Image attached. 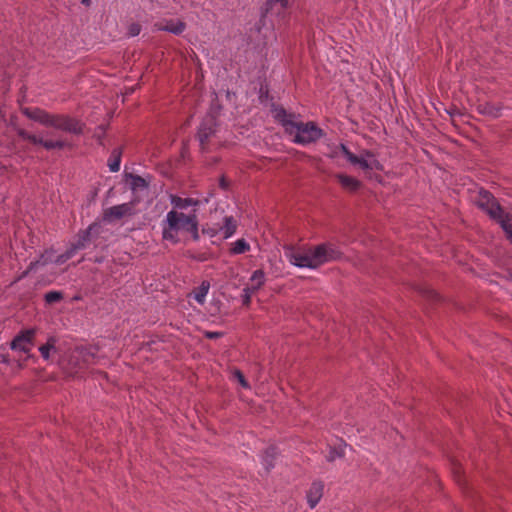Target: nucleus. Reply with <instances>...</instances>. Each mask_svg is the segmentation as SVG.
<instances>
[{"label": "nucleus", "mask_w": 512, "mask_h": 512, "mask_svg": "<svg viewBox=\"0 0 512 512\" xmlns=\"http://www.w3.org/2000/svg\"><path fill=\"white\" fill-rule=\"evenodd\" d=\"M24 113L28 118L57 130L73 134H80L83 130V124L79 120L67 115L49 114L38 108H27Z\"/></svg>", "instance_id": "nucleus-4"}, {"label": "nucleus", "mask_w": 512, "mask_h": 512, "mask_svg": "<svg viewBox=\"0 0 512 512\" xmlns=\"http://www.w3.org/2000/svg\"><path fill=\"white\" fill-rule=\"evenodd\" d=\"M206 336L209 338H215V337L220 336V333L219 332H207Z\"/></svg>", "instance_id": "nucleus-31"}, {"label": "nucleus", "mask_w": 512, "mask_h": 512, "mask_svg": "<svg viewBox=\"0 0 512 512\" xmlns=\"http://www.w3.org/2000/svg\"><path fill=\"white\" fill-rule=\"evenodd\" d=\"M336 178L341 186L348 191H356L361 185L356 178L346 174H337Z\"/></svg>", "instance_id": "nucleus-13"}, {"label": "nucleus", "mask_w": 512, "mask_h": 512, "mask_svg": "<svg viewBox=\"0 0 512 512\" xmlns=\"http://www.w3.org/2000/svg\"><path fill=\"white\" fill-rule=\"evenodd\" d=\"M347 160L364 171L383 169L375 155L367 150L361 151L358 155L351 152V154H347Z\"/></svg>", "instance_id": "nucleus-5"}, {"label": "nucleus", "mask_w": 512, "mask_h": 512, "mask_svg": "<svg viewBox=\"0 0 512 512\" xmlns=\"http://www.w3.org/2000/svg\"><path fill=\"white\" fill-rule=\"evenodd\" d=\"M273 116L282 123L285 131L292 137V141L295 143L306 145L323 136L322 129L315 123H299L288 116L282 108H275Z\"/></svg>", "instance_id": "nucleus-3"}, {"label": "nucleus", "mask_w": 512, "mask_h": 512, "mask_svg": "<svg viewBox=\"0 0 512 512\" xmlns=\"http://www.w3.org/2000/svg\"><path fill=\"white\" fill-rule=\"evenodd\" d=\"M344 454V447L339 446L337 448H330V451L327 455V459L329 461H334L335 459L341 457Z\"/></svg>", "instance_id": "nucleus-24"}, {"label": "nucleus", "mask_w": 512, "mask_h": 512, "mask_svg": "<svg viewBox=\"0 0 512 512\" xmlns=\"http://www.w3.org/2000/svg\"><path fill=\"white\" fill-rule=\"evenodd\" d=\"M133 214V203H123L106 209L104 211V219L108 222H114Z\"/></svg>", "instance_id": "nucleus-7"}, {"label": "nucleus", "mask_w": 512, "mask_h": 512, "mask_svg": "<svg viewBox=\"0 0 512 512\" xmlns=\"http://www.w3.org/2000/svg\"><path fill=\"white\" fill-rule=\"evenodd\" d=\"M171 210H179L186 212L188 209H196L199 206V201L193 198H182L178 196H171Z\"/></svg>", "instance_id": "nucleus-10"}, {"label": "nucleus", "mask_w": 512, "mask_h": 512, "mask_svg": "<svg viewBox=\"0 0 512 512\" xmlns=\"http://www.w3.org/2000/svg\"><path fill=\"white\" fill-rule=\"evenodd\" d=\"M236 228L237 223L232 217H224L222 225H208L203 231L211 237L220 234L223 238H229L235 233Z\"/></svg>", "instance_id": "nucleus-6"}, {"label": "nucleus", "mask_w": 512, "mask_h": 512, "mask_svg": "<svg viewBox=\"0 0 512 512\" xmlns=\"http://www.w3.org/2000/svg\"><path fill=\"white\" fill-rule=\"evenodd\" d=\"M197 210L187 212L170 210L161 223L162 237L171 243H178L181 236L190 235L193 239L199 238Z\"/></svg>", "instance_id": "nucleus-2"}, {"label": "nucleus", "mask_w": 512, "mask_h": 512, "mask_svg": "<svg viewBox=\"0 0 512 512\" xmlns=\"http://www.w3.org/2000/svg\"><path fill=\"white\" fill-rule=\"evenodd\" d=\"M327 149L326 155L332 159H338L340 157L347 159V154H351L343 144L327 145Z\"/></svg>", "instance_id": "nucleus-14"}, {"label": "nucleus", "mask_w": 512, "mask_h": 512, "mask_svg": "<svg viewBox=\"0 0 512 512\" xmlns=\"http://www.w3.org/2000/svg\"><path fill=\"white\" fill-rule=\"evenodd\" d=\"M340 255V252L331 244L285 248V256L290 264L299 268L317 269L326 263L339 259Z\"/></svg>", "instance_id": "nucleus-1"}, {"label": "nucleus", "mask_w": 512, "mask_h": 512, "mask_svg": "<svg viewBox=\"0 0 512 512\" xmlns=\"http://www.w3.org/2000/svg\"><path fill=\"white\" fill-rule=\"evenodd\" d=\"M34 336L33 330H27L23 332L21 335L17 336L12 344L11 347L15 351L22 352L24 354H28L33 346L32 339Z\"/></svg>", "instance_id": "nucleus-8"}, {"label": "nucleus", "mask_w": 512, "mask_h": 512, "mask_svg": "<svg viewBox=\"0 0 512 512\" xmlns=\"http://www.w3.org/2000/svg\"><path fill=\"white\" fill-rule=\"evenodd\" d=\"M89 240V233L85 232L83 235H81L77 241L76 244L73 245V247L64 255L58 256L56 259L57 263H64L66 260L71 258L75 251L78 249H82L86 246L87 242Z\"/></svg>", "instance_id": "nucleus-11"}, {"label": "nucleus", "mask_w": 512, "mask_h": 512, "mask_svg": "<svg viewBox=\"0 0 512 512\" xmlns=\"http://www.w3.org/2000/svg\"><path fill=\"white\" fill-rule=\"evenodd\" d=\"M481 111L485 114L492 116V117H499L501 115V107L496 106L494 104L484 105Z\"/></svg>", "instance_id": "nucleus-21"}, {"label": "nucleus", "mask_w": 512, "mask_h": 512, "mask_svg": "<svg viewBox=\"0 0 512 512\" xmlns=\"http://www.w3.org/2000/svg\"><path fill=\"white\" fill-rule=\"evenodd\" d=\"M233 378L236 379L238 381V383L245 389H249L250 386L248 384V382L246 381L244 375L239 371V370H235L232 374Z\"/></svg>", "instance_id": "nucleus-25"}, {"label": "nucleus", "mask_w": 512, "mask_h": 512, "mask_svg": "<svg viewBox=\"0 0 512 512\" xmlns=\"http://www.w3.org/2000/svg\"><path fill=\"white\" fill-rule=\"evenodd\" d=\"M254 293V291H252L251 289L245 287L243 289V294H242V302L244 305H249L250 304V301H251V296L252 294Z\"/></svg>", "instance_id": "nucleus-29"}, {"label": "nucleus", "mask_w": 512, "mask_h": 512, "mask_svg": "<svg viewBox=\"0 0 512 512\" xmlns=\"http://www.w3.org/2000/svg\"><path fill=\"white\" fill-rule=\"evenodd\" d=\"M62 297L61 293L60 292H57V291H51L49 293H47L45 295V300L48 302V303H54V302H57L58 300H60Z\"/></svg>", "instance_id": "nucleus-28"}, {"label": "nucleus", "mask_w": 512, "mask_h": 512, "mask_svg": "<svg viewBox=\"0 0 512 512\" xmlns=\"http://www.w3.org/2000/svg\"><path fill=\"white\" fill-rule=\"evenodd\" d=\"M44 148L50 150V149H60L64 147V142L62 141H53V140H42L41 144Z\"/></svg>", "instance_id": "nucleus-23"}, {"label": "nucleus", "mask_w": 512, "mask_h": 512, "mask_svg": "<svg viewBox=\"0 0 512 512\" xmlns=\"http://www.w3.org/2000/svg\"><path fill=\"white\" fill-rule=\"evenodd\" d=\"M109 168L112 172H117L120 169V158L118 156L109 162Z\"/></svg>", "instance_id": "nucleus-30"}, {"label": "nucleus", "mask_w": 512, "mask_h": 512, "mask_svg": "<svg viewBox=\"0 0 512 512\" xmlns=\"http://www.w3.org/2000/svg\"><path fill=\"white\" fill-rule=\"evenodd\" d=\"M185 27V23L180 20H164L155 24L156 30L167 31L175 35L181 34Z\"/></svg>", "instance_id": "nucleus-9"}, {"label": "nucleus", "mask_w": 512, "mask_h": 512, "mask_svg": "<svg viewBox=\"0 0 512 512\" xmlns=\"http://www.w3.org/2000/svg\"><path fill=\"white\" fill-rule=\"evenodd\" d=\"M20 136L24 139V140H28L30 141L31 143L33 144H39L41 145L42 144V138L39 137V136H36L34 134H30L26 131H20Z\"/></svg>", "instance_id": "nucleus-22"}, {"label": "nucleus", "mask_w": 512, "mask_h": 512, "mask_svg": "<svg viewBox=\"0 0 512 512\" xmlns=\"http://www.w3.org/2000/svg\"><path fill=\"white\" fill-rule=\"evenodd\" d=\"M322 494L323 484L320 482L313 483L307 493L308 504L311 508H314L318 504L322 497Z\"/></svg>", "instance_id": "nucleus-12"}, {"label": "nucleus", "mask_w": 512, "mask_h": 512, "mask_svg": "<svg viewBox=\"0 0 512 512\" xmlns=\"http://www.w3.org/2000/svg\"><path fill=\"white\" fill-rule=\"evenodd\" d=\"M250 250V245L245 239H238L232 243L231 253L243 254Z\"/></svg>", "instance_id": "nucleus-18"}, {"label": "nucleus", "mask_w": 512, "mask_h": 512, "mask_svg": "<svg viewBox=\"0 0 512 512\" xmlns=\"http://www.w3.org/2000/svg\"><path fill=\"white\" fill-rule=\"evenodd\" d=\"M128 184L130 188L134 191L146 188L145 180L139 176L130 175L128 177Z\"/></svg>", "instance_id": "nucleus-19"}, {"label": "nucleus", "mask_w": 512, "mask_h": 512, "mask_svg": "<svg viewBox=\"0 0 512 512\" xmlns=\"http://www.w3.org/2000/svg\"><path fill=\"white\" fill-rule=\"evenodd\" d=\"M265 466L266 469L268 470L272 466V463L265 460Z\"/></svg>", "instance_id": "nucleus-32"}, {"label": "nucleus", "mask_w": 512, "mask_h": 512, "mask_svg": "<svg viewBox=\"0 0 512 512\" xmlns=\"http://www.w3.org/2000/svg\"><path fill=\"white\" fill-rule=\"evenodd\" d=\"M141 31V26L138 23H130L127 26V35L134 37L137 36Z\"/></svg>", "instance_id": "nucleus-27"}, {"label": "nucleus", "mask_w": 512, "mask_h": 512, "mask_svg": "<svg viewBox=\"0 0 512 512\" xmlns=\"http://www.w3.org/2000/svg\"><path fill=\"white\" fill-rule=\"evenodd\" d=\"M83 4H86L88 5L90 3L91 0H81Z\"/></svg>", "instance_id": "nucleus-33"}, {"label": "nucleus", "mask_w": 512, "mask_h": 512, "mask_svg": "<svg viewBox=\"0 0 512 512\" xmlns=\"http://www.w3.org/2000/svg\"><path fill=\"white\" fill-rule=\"evenodd\" d=\"M39 351L44 359H48L52 352H55V340L49 339L48 342L39 348Z\"/></svg>", "instance_id": "nucleus-20"}, {"label": "nucleus", "mask_w": 512, "mask_h": 512, "mask_svg": "<svg viewBox=\"0 0 512 512\" xmlns=\"http://www.w3.org/2000/svg\"><path fill=\"white\" fill-rule=\"evenodd\" d=\"M210 289V284L207 281H203L200 286H198L192 293L193 298L199 303L204 304L208 291Z\"/></svg>", "instance_id": "nucleus-16"}, {"label": "nucleus", "mask_w": 512, "mask_h": 512, "mask_svg": "<svg viewBox=\"0 0 512 512\" xmlns=\"http://www.w3.org/2000/svg\"><path fill=\"white\" fill-rule=\"evenodd\" d=\"M212 132V127L206 128V125L203 123L199 129V138L201 143H203L204 140L207 139Z\"/></svg>", "instance_id": "nucleus-26"}, {"label": "nucleus", "mask_w": 512, "mask_h": 512, "mask_svg": "<svg viewBox=\"0 0 512 512\" xmlns=\"http://www.w3.org/2000/svg\"><path fill=\"white\" fill-rule=\"evenodd\" d=\"M265 283V273L262 270H256L250 277L249 285L247 288L256 292L259 290Z\"/></svg>", "instance_id": "nucleus-15"}, {"label": "nucleus", "mask_w": 512, "mask_h": 512, "mask_svg": "<svg viewBox=\"0 0 512 512\" xmlns=\"http://www.w3.org/2000/svg\"><path fill=\"white\" fill-rule=\"evenodd\" d=\"M287 4V0H268L267 11L274 14H280L287 7Z\"/></svg>", "instance_id": "nucleus-17"}]
</instances>
